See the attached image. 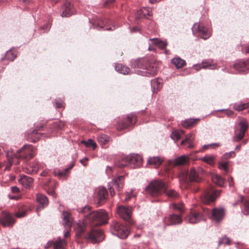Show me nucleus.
I'll return each mask as SVG.
<instances>
[{"instance_id":"nucleus-1","label":"nucleus","mask_w":249,"mask_h":249,"mask_svg":"<svg viewBox=\"0 0 249 249\" xmlns=\"http://www.w3.org/2000/svg\"><path fill=\"white\" fill-rule=\"evenodd\" d=\"M107 215L104 210H99L96 212H89L85 214L83 221H79L75 227V236L77 238H80L82 234L85 231L86 227L92 225L97 226L107 223Z\"/></svg>"},{"instance_id":"nucleus-2","label":"nucleus","mask_w":249,"mask_h":249,"mask_svg":"<svg viewBox=\"0 0 249 249\" xmlns=\"http://www.w3.org/2000/svg\"><path fill=\"white\" fill-rule=\"evenodd\" d=\"M204 173V170L200 167L197 169L193 168L187 172L181 173L179 176V179L180 182L187 184L191 182H200L202 180L201 175Z\"/></svg>"},{"instance_id":"nucleus-3","label":"nucleus","mask_w":249,"mask_h":249,"mask_svg":"<svg viewBox=\"0 0 249 249\" xmlns=\"http://www.w3.org/2000/svg\"><path fill=\"white\" fill-rule=\"evenodd\" d=\"M35 154L34 147L31 145H24L19 150L16 154L13 152V150H8L6 152V156L9 158L13 156L16 159H23L29 160L32 158Z\"/></svg>"},{"instance_id":"nucleus-4","label":"nucleus","mask_w":249,"mask_h":249,"mask_svg":"<svg viewBox=\"0 0 249 249\" xmlns=\"http://www.w3.org/2000/svg\"><path fill=\"white\" fill-rule=\"evenodd\" d=\"M166 188L165 182L159 179L150 182L146 187L145 190L149 195L157 196L165 193Z\"/></svg>"},{"instance_id":"nucleus-5","label":"nucleus","mask_w":249,"mask_h":249,"mask_svg":"<svg viewBox=\"0 0 249 249\" xmlns=\"http://www.w3.org/2000/svg\"><path fill=\"white\" fill-rule=\"evenodd\" d=\"M132 67L134 69H141L143 70H146L145 71H138L137 73L142 76H154L156 74L157 70L156 69L153 68L152 70H148L147 69V61L145 58H139L136 60L132 65Z\"/></svg>"},{"instance_id":"nucleus-6","label":"nucleus","mask_w":249,"mask_h":249,"mask_svg":"<svg viewBox=\"0 0 249 249\" xmlns=\"http://www.w3.org/2000/svg\"><path fill=\"white\" fill-rule=\"evenodd\" d=\"M221 190H215L212 186L206 189L200 197L201 202L205 204L213 203L218 196Z\"/></svg>"},{"instance_id":"nucleus-7","label":"nucleus","mask_w":249,"mask_h":249,"mask_svg":"<svg viewBox=\"0 0 249 249\" xmlns=\"http://www.w3.org/2000/svg\"><path fill=\"white\" fill-rule=\"evenodd\" d=\"M110 231L112 234L116 235L121 239L126 238L129 233L127 227L118 222H114L111 225Z\"/></svg>"},{"instance_id":"nucleus-8","label":"nucleus","mask_w":249,"mask_h":249,"mask_svg":"<svg viewBox=\"0 0 249 249\" xmlns=\"http://www.w3.org/2000/svg\"><path fill=\"white\" fill-rule=\"evenodd\" d=\"M204 212L206 216L213 221L216 223L220 222L224 218L225 215L224 209L223 208H214L211 211L210 210L206 209Z\"/></svg>"},{"instance_id":"nucleus-9","label":"nucleus","mask_w":249,"mask_h":249,"mask_svg":"<svg viewBox=\"0 0 249 249\" xmlns=\"http://www.w3.org/2000/svg\"><path fill=\"white\" fill-rule=\"evenodd\" d=\"M203 208L202 211H198L195 210H191L185 218V221L191 224H196L201 221L205 220L206 215Z\"/></svg>"},{"instance_id":"nucleus-10","label":"nucleus","mask_w":249,"mask_h":249,"mask_svg":"<svg viewBox=\"0 0 249 249\" xmlns=\"http://www.w3.org/2000/svg\"><path fill=\"white\" fill-rule=\"evenodd\" d=\"M84 238L91 241L92 243L101 242L104 238L103 231L98 229H92L90 231L85 235Z\"/></svg>"},{"instance_id":"nucleus-11","label":"nucleus","mask_w":249,"mask_h":249,"mask_svg":"<svg viewBox=\"0 0 249 249\" xmlns=\"http://www.w3.org/2000/svg\"><path fill=\"white\" fill-rule=\"evenodd\" d=\"M192 32L193 34H197V36L204 39H207L211 36L210 30L198 23H195L193 26Z\"/></svg>"},{"instance_id":"nucleus-12","label":"nucleus","mask_w":249,"mask_h":249,"mask_svg":"<svg viewBox=\"0 0 249 249\" xmlns=\"http://www.w3.org/2000/svg\"><path fill=\"white\" fill-rule=\"evenodd\" d=\"M63 225L65 228L64 232V237L67 238L70 236L69 231L71 230L73 219L70 214L67 211H64L62 213Z\"/></svg>"},{"instance_id":"nucleus-13","label":"nucleus","mask_w":249,"mask_h":249,"mask_svg":"<svg viewBox=\"0 0 249 249\" xmlns=\"http://www.w3.org/2000/svg\"><path fill=\"white\" fill-rule=\"evenodd\" d=\"M124 160L125 161V163L121 164V166H126L129 164H132L137 167L140 166L142 163V157L138 154L126 156Z\"/></svg>"},{"instance_id":"nucleus-14","label":"nucleus","mask_w":249,"mask_h":249,"mask_svg":"<svg viewBox=\"0 0 249 249\" xmlns=\"http://www.w3.org/2000/svg\"><path fill=\"white\" fill-rule=\"evenodd\" d=\"M117 213L120 217L129 223H131L132 213V208L131 207L120 206L118 207Z\"/></svg>"},{"instance_id":"nucleus-15","label":"nucleus","mask_w":249,"mask_h":249,"mask_svg":"<svg viewBox=\"0 0 249 249\" xmlns=\"http://www.w3.org/2000/svg\"><path fill=\"white\" fill-rule=\"evenodd\" d=\"M136 122V116L133 114H129L127 118L118 123L117 128L120 130L127 128L133 125Z\"/></svg>"},{"instance_id":"nucleus-16","label":"nucleus","mask_w":249,"mask_h":249,"mask_svg":"<svg viewBox=\"0 0 249 249\" xmlns=\"http://www.w3.org/2000/svg\"><path fill=\"white\" fill-rule=\"evenodd\" d=\"M240 126L239 132L238 133H235L232 137L233 142H239L244 137L245 133L248 128V124L245 120H242L239 123Z\"/></svg>"},{"instance_id":"nucleus-17","label":"nucleus","mask_w":249,"mask_h":249,"mask_svg":"<svg viewBox=\"0 0 249 249\" xmlns=\"http://www.w3.org/2000/svg\"><path fill=\"white\" fill-rule=\"evenodd\" d=\"M0 223L4 227H11L15 223V220L11 214L2 212L0 214Z\"/></svg>"},{"instance_id":"nucleus-18","label":"nucleus","mask_w":249,"mask_h":249,"mask_svg":"<svg viewBox=\"0 0 249 249\" xmlns=\"http://www.w3.org/2000/svg\"><path fill=\"white\" fill-rule=\"evenodd\" d=\"M164 221L167 225L180 224L182 222L181 214H171L165 217Z\"/></svg>"},{"instance_id":"nucleus-19","label":"nucleus","mask_w":249,"mask_h":249,"mask_svg":"<svg viewBox=\"0 0 249 249\" xmlns=\"http://www.w3.org/2000/svg\"><path fill=\"white\" fill-rule=\"evenodd\" d=\"M61 16L62 17H69L74 13L73 5L68 1L66 0L61 7Z\"/></svg>"},{"instance_id":"nucleus-20","label":"nucleus","mask_w":249,"mask_h":249,"mask_svg":"<svg viewBox=\"0 0 249 249\" xmlns=\"http://www.w3.org/2000/svg\"><path fill=\"white\" fill-rule=\"evenodd\" d=\"M108 193L107 190L104 187H101L98 189L96 195V198L98 200V203L100 204L107 200Z\"/></svg>"},{"instance_id":"nucleus-21","label":"nucleus","mask_w":249,"mask_h":249,"mask_svg":"<svg viewBox=\"0 0 249 249\" xmlns=\"http://www.w3.org/2000/svg\"><path fill=\"white\" fill-rule=\"evenodd\" d=\"M19 182L25 188H30L33 183V179L26 175H22L18 180Z\"/></svg>"},{"instance_id":"nucleus-22","label":"nucleus","mask_w":249,"mask_h":249,"mask_svg":"<svg viewBox=\"0 0 249 249\" xmlns=\"http://www.w3.org/2000/svg\"><path fill=\"white\" fill-rule=\"evenodd\" d=\"M39 167L40 165L38 161L34 160L27 166L25 169V171L28 174H36L37 172V171L39 168Z\"/></svg>"},{"instance_id":"nucleus-23","label":"nucleus","mask_w":249,"mask_h":249,"mask_svg":"<svg viewBox=\"0 0 249 249\" xmlns=\"http://www.w3.org/2000/svg\"><path fill=\"white\" fill-rule=\"evenodd\" d=\"M163 159L160 157H151L148 158L147 160V164L157 167L159 166L163 161Z\"/></svg>"},{"instance_id":"nucleus-24","label":"nucleus","mask_w":249,"mask_h":249,"mask_svg":"<svg viewBox=\"0 0 249 249\" xmlns=\"http://www.w3.org/2000/svg\"><path fill=\"white\" fill-rule=\"evenodd\" d=\"M195 139L194 136L192 133H189L186 136V138L181 142V145L187 144V147L192 148L194 147L193 141Z\"/></svg>"},{"instance_id":"nucleus-25","label":"nucleus","mask_w":249,"mask_h":249,"mask_svg":"<svg viewBox=\"0 0 249 249\" xmlns=\"http://www.w3.org/2000/svg\"><path fill=\"white\" fill-rule=\"evenodd\" d=\"M124 177L123 176H119L112 179V184L119 191L123 187Z\"/></svg>"},{"instance_id":"nucleus-26","label":"nucleus","mask_w":249,"mask_h":249,"mask_svg":"<svg viewBox=\"0 0 249 249\" xmlns=\"http://www.w3.org/2000/svg\"><path fill=\"white\" fill-rule=\"evenodd\" d=\"M67 245V242L65 239H62L60 237L53 241V249H65Z\"/></svg>"},{"instance_id":"nucleus-27","label":"nucleus","mask_w":249,"mask_h":249,"mask_svg":"<svg viewBox=\"0 0 249 249\" xmlns=\"http://www.w3.org/2000/svg\"><path fill=\"white\" fill-rule=\"evenodd\" d=\"M171 63L174 65L177 69H180L186 65L185 61L179 57H176L171 60Z\"/></svg>"},{"instance_id":"nucleus-28","label":"nucleus","mask_w":249,"mask_h":249,"mask_svg":"<svg viewBox=\"0 0 249 249\" xmlns=\"http://www.w3.org/2000/svg\"><path fill=\"white\" fill-rule=\"evenodd\" d=\"M116 71L123 74H128L130 72V68L122 64H117L115 66Z\"/></svg>"},{"instance_id":"nucleus-29","label":"nucleus","mask_w":249,"mask_h":249,"mask_svg":"<svg viewBox=\"0 0 249 249\" xmlns=\"http://www.w3.org/2000/svg\"><path fill=\"white\" fill-rule=\"evenodd\" d=\"M212 180L214 183L220 187H223L225 183V180L217 174L212 175Z\"/></svg>"},{"instance_id":"nucleus-30","label":"nucleus","mask_w":249,"mask_h":249,"mask_svg":"<svg viewBox=\"0 0 249 249\" xmlns=\"http://www.w3.org/2000/svg\"><path fill=\"white\" fill-rule=\"evenodd\" d=\"M36 199L37 202L42 205V207L48 205V199L47 196L42 194H37L36 196Z\"/></svg>"},{"instance_id":"nucleus-31","label":"nucleus","mask_w":249,"mask_h":249,"mask_svg":"<svg viewBox=\"0 0 249 249\" xmlns=\"http://www.w3.org/2000/svg\"><path fill=\"white\" fill-rule=\"evenodd\" d=\"M233 67L234 69L239 73L244 72L247 69L246 65L244 62H239L235 64Z\"/></svg>"},{"instance_id":"nucleus-32","label":"nucleus","mask_w":249,"mask_h":249,"mask_svg":"<svg viewBox=\"0 0 249 249\" xmlns=\"http://www.w3.org/2000/svg\"><path fill=\"white\" fill-rule=\"evenodd\" d=\"M41 135L36 130H33L28 136V141L35 142L41 137Z\"/></svg>"},{"instance_id":"nucleus-33","label":"nucleus","mask_w":249,"mask_h":249,"mask_svg":"<svg viewBox=\"0 0 249 249\" xmlns=\"http://www.w3.org/2000/svg\"><path fill=\"white\" fill-rule=\"evenodd\" d=\"M188 160V157L186 155H182L174 160V164L176 165H182L186 163Z\"/></svg>"},{"instance_id":"nucleus-34","label":"nucleus","mask_w":249,"mask_h":249,"mask_svg":"<svg viewBox=\"0 0 249 249\" xmlns=\"http://www.w3.org/2000/svg\"><path fill=\"white\" fill-rule=\"evenodd\" d=\"M16 56L17 54L15 51L9 50L5 53V57L2 58L1 60L3 61L4 59H6L12 61L15 59Z\"/></svg>"},{"instance_id":"nucleus-35","label":"nucleus","mask_w":249,"mask_h":249,"mask_svg":"<svg viewBox=\"0 0 249 249\" xmlns=\"http://www.w3.org/2000/svg\"><path fill=\"white\" fill-rule=\"evenodd\" d=\"M198 120H199V119L197 118H196V119L190 118V119H186L183 122H182V124L183 127H184L185 128H188V127H189L190 126H192L195 124L196 123V122L197 121H198Z\"/></svg>"},{"instance_id":"nucleus-36","label":"nucleus","mask_w":249,"mask_h":249,"mask_svg":"<svg viewBox=\"0 0 249 249\" xmlns=\"http://www.w3.org/2000/svg\"><path fill=\"white\" fill-rule=\"evenodd\" d=\"M184 134V130H174L172 132L171 134V138L175 141H178L180 139L181 135H183Z\"/></svg>"},{"instance_id":"nucleus-37","label":"nucleus","mask_w":249,"mask_h":249,"mask_svg":"<svg viewBox=\"0 0 249 249\" xmlns=\"http://www.w3.org/2000/svg\"><path fill=\"white\" fill-rule=\"evenodd\" d=\"M151 12L149 9L144 8L142 9H141L140 11H138V14L136 17V18H138L145 17L146 15L148 16H151Z\"/></svg>"},{"instance_id":"nucleus-38","label":"nucleus","mask_w":249,"mask_h":249,"mask_svg":"<svg viewBox=\"0 0 249 249\" xmlns=\"http://www.w3.org/2000/svg\"><path fill=\"white\" fill-rule=\"evenodd\" d=\"M171 208H173L175 211L179 212L181 214L184 211V207L182 203H173L170 206Z\"/></svg>"},{"instance_id":"nucleus-39","label":"nucleus","mask_w":249,"mask_h":249,"mask_svg":"<svg viewBox=\"0 0 249 249\" xmlns=\"http://www.w3.org/2000/svg\"><path fill=\"white\" fill-rule=\"evenodd\" d=\"M109 140V137L105 134L99 135L97 138L98 142L101 145L106 144Z\"/></svg>"},{"instance_id":"nucleus-40","label":"nucleus","mask_w":249,"mask_h":249,"mask_svg":"<svg viewBox=\"0 0 249 249\" xmlns=\"http://www.w3.org/2000/svg\"><path fill=\"white\" fill-rule=\"evenodd\" d=\"M200 67L202 68L214 69L216 68V65L214 64H212V62L209 61H205L202 62Z\"/></svg>"},{"instance_id":"nucleus-41","label":"nucleus","mask_w":249,"mask_h":249,"mask_svg":"<svg viewBox=\"0 0 249 249\" xmlns=\"http://www.w3.org/2000/svg\"><path fill=\"white\" fill-rule=\"evenodd\" d=\"M248 107V105L247 104L243 103H235L233 106V108L237 111H241Z\"/></svg>"},{"instance_id":"nucleus-42","label":"nucleus","mask_w":249,"mask_h":249,"mask_svg":"<svg viewBox=\"0 0 249 249\" xmlns=\"http://www.w3.org/2000/svg\"><path fill=\"white\" fill-rule=\"evenodd\" d=\"M202 160L209 164H214V158L211 155H206L202 158Z\"/></svg>"},{"instance_id":"nucleus-43","label":"nucleus","mask_w":249,"mask_h":249,"mask_svg":"<svg viewBox=\"0 0 249 249\" xmlns=\"http://www.w3.org/2000/svg\"><path fill=\"white\" fill-rule=\"evenodd\" d=\"M166 196L170 198H175L178 197V193L174 190H171L169 191H166Z\"/></svg>"},{"instance_id":"nucleus-44","label":"nucleus","mask_w":249,"mask_h":249,"mask_svg":"<svg viewBox=\"0 0 249 249\" xmlns=\"http://www.w3.org/2000/svg\"><path fill=\"white\" fill-rule=\"evenodd\" d=\"M231 240L230 238L227 237L226 236H223L220 239L218 242V245L220 246L222 244L230 245Z\"/></svg>"},{"instance_id":"nucleus-45","label":"nucleus","mask_w":249,"mask_h":249,"mask_svg":"<svg viewBox=\"0 0 249 249\" xmlns=\"http://www.w3.org/2000/svg\"><path fill=\"white\" fill-rule=\"evenodd\" d=\"M83 142L86 146H92L93 149L95 148L97 146L96 143L91 139H89L88 141H83Z\"/></svg>"},{"instance_id":"nucleus-46","label":"nucleus","mask_w":249,"mask_h":249,"mask_svg":"<svg viewBox=\"0 0 249 249\" xmlns=\"http://www.w3.org/2000/svg\"><path fill=\"white\" fill-rule=\"evenodd\" d=\"M68 171V169H66L65 171H62L59 170H55L54 171V175L57 177H63L65 175L66 172Z\"/></svg>"},{"instance_id":"nucleus-47","label":"nucleus","mask_w":249,"mask_h":249,"mask_svg":"<svg viewBox=\"0 0 249 249\" xmlns=\"http://www.w3.org/2000/svg\"><path fill=\"white\" fill-rule=\"evenodd\" d=\"M6 157L8 160V163L5 167V170H9L11 166L12 163L14 162V160L16 159L14 156H13L12 158L9 157V158L7 156H6Z\"/></svg>"},{"instance_id":"nucleus-48","label":"nucleus","mask_w":249,"mask_h":249,"mask_svg":"<svg viewBox=\"0 0 249 249\" xmlns=\"http://www.w3.org/2000/svg\"><path fill=\"white\" fill-rule=\"evenodd\" d=\"M219 168L224 170L226 172L228 171V163L227 162H222L219 165Z\"/></svg>"},{"instance_id":"nucleus-49","label":"nucleus","mask_w":249,"mask_h":249,"mask_svg":"<svg viewBox=\"0 0 249 249\" xmlns=\"http://www.w3.org/2000/svg\"><path fill=\"white\" fill-rule=\"evenodd\" d=\"M220 145V144L219 143H211L209 144L204 145L203 146V148L204 149H207V148H214L215 147H219Z\"/></svg>"},{"instance_id":"nucleus-50","label":"nucleus","mask_w":249,"mask_h":249,"mask_svg":"<svg viewBox=\"0 0 249 249\" xmlns=\"http://www.w3.org/2000/svg\"><path fill=\"white\" fill-rule=\"evenodd\" d=\"M226 158H230L231 157H234L235 156V153L234 151H231L229 153H227L224 155Z\"/></svg>"},{"instance_id":"nucleus-51","label":"nucleus","mask_w":249,"mask_h":249,"mask_svg":"<svg viewBox=\"0 0 249 249\" xmlns=\"http://www.w3.org/2000/svg\"><path fill=\"white\" fill-rule=\"evenodd\" d=\"M56 107L57 108H61L64 107V102L62 101H55Z\"/></svg>"},{"instance_id":"nucleus-52","label":"nucleus","mask_w":249,"mask_h":249,"mask_svg":"<svg viewBox=\"0 0 249 249\" xmlns=\"http://www.w3.org/2000/svg\"><path fill=\"white\" fill-rule=\"evenodd\" d=\"M245 211L246 212V214H249V200H247L245 202Z\"/></svg>"},{"instance_id":"nucleus-53","label":"nucleus","mask_w":249,"mask_h":249,"mask_svg":"<svg viewBox=\"0 0 249 249\" xmlns=\"http://www.w3.org/2000/svg\"><path fill=\"white\" fill-rule=\"evenodd\" d=\"M11 190L13 193L15 194H18L20 192L19 189L17 186H12L11 187Z\"/></svg>"},{"instance_id":"nucleus-54","label":"nucleus","mask_w":249,"mask_h":249,"mask_svg":"<svg viewBox=\"0 0 249 249\" xmlns=\"http://www.w3.org/2000/svg\"><path fill=\"white\" fill-rule=\"evenodd\" d=\"M167 44L166 42L160 40V41L158 44V46L159 48L163 49L164 48H165V47L167 46Z\"/></svg>"},{"instance_id":"nucleus-55","label":"nucleus","mask_w":249,"mask_h":249,"mask_svg":"<svg viewBox=\"0 0 249 249\" xmlns=\"http://www.w3.org/2000/svg\"><path fill=\"white\" fill-rule=\"evenodd\" d=\"M133 191L131 190L129 193L127 192L126 193V197L124 198L125 201L128 200L133 196V195H131V194L133 193Z\"/></svg>"},{"instance_id":"nucleus-56","label":"nucleus","mask_w":249,"mask_h":249,"mask_svg":"<svg viewBox=\"0 0 249 249\" xmlns=\"http://www.w3.org/2000/svg\"><path fill=\"white\" fill-rule=\"evenodd\" d=\"M26 214V213L24 211H21V212H18L16 213V217H22L23 216H24Z\"/></svg>"},{"instance_id":"nucleus-57","label":"nucleus","mask_w":249,"mask_h":249,"mask_svg":"<svg viewBox=\"0 0 249 249\" xmlns=\"http://www.w3.org/2000/svg\"><path fill=\"white\" fill-rule=\"evenodd\" d=\"M150 40H151L152 41L153 44H155V45H158L160 41V40H159L157 38H150Z\"/></svg>"},{"instance_id":"nucleus-58","label":"nucleus","mask_w":249,"mask_h":249,"mask_svg":"<svg viewBox=\"0 0 249 249\" xmlns=\"http://www.w3.org/2000/svg\"><path fill=\"white\" fill-rule=\"evenodd\" d=\"M89 211H90V207L85 206V207L82 208V209L81 210V212L83 213H85Z\"/></svg>"},{"instance_id":"nucleus-59","label":"nucleus","mask_w":249,"mask_h":249,"mask_svg":"<svg viewBox=\"0 0 249 249\" xmlns=\"http://www.w3.org/2000/svg\"><path fill=\"white\" fill-rule=\"evenodd\" d=\"M52 245L53 246V241H49L48 242V243L45 245V248L46 249H48Z\"/></svg>"},{"instance_id":"nucleus-60","label":"nucleus","mask_w":249,"mask_h":249,"mask_svg":"<svg viewBox=\"0 0 249 249\" xmlns=\"http://www.w3.org/2000/svg\"><path fill=\"white\" fill-rule=\"evenodd\" d=\"M125 158V157L122 158V159L120 160L118 163V166L120 167H124V166H121V164H122V163H125V160H124Z\"/></svg>"},{"instance_id":"nucleus-61","label":"nucleus","mask_w":249,"mask_h":249,"mask_svg":"<svg viewBox=\"0 0 249 249\" xmlns=\"http://www.w3.org/2000/svg\"><path fill=\"white\" fill-rule=\"evenodd\" d=\"M114 1V0H107L104 4V6L107 7L108 4H111Z\"/></svg>"},{"instance_id":"nucleus-62","label":"nucleus","mask_w":249,"mask_h":249,"mask_svg":"<svg viewBox=\"0 0 249 249\" xmlns=\"http://www.w3.org/2000/svg\"><path fill=\"white\" fill-rule=\"evenodd\" d=\"M228 181L229 182V186H232L233 185V178L231 177H229L228 178Z\"/></svg>"},{"instance_id":"nucleus-63","label":"nucleus","mask_w":249,"mask_h":249,"mask_svg":"<svg viewBox=\"0 0 249 249\" xmlns=\"http://www.w3.org/2000/svg\"><path fill=\"white\" fill-rule=\"evenodd\" d=\"M8 196L10 199L16 200V199H18V196H11L9 195Z\"/></svg>"},{"instance_id":"nucleus-64","label":"nucleus","mask_w":249,"mask_h":249,"mask_svg":"<svg viewBox=\"0 0 249 249\" xmlns=\"http://www.w3.org/2000/svg\"><path fill=\"white\" fill-rule=\"evenodd\" d=\"M109 192L111 196H113L115 194V192L114 191V189L112 188V187H109Z\"/></svg>"}]
</instances>
